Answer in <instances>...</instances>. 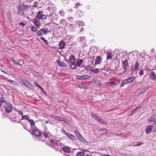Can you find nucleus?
Listing matches in <instances>:
<instances>
[{
	"instance_id": "obj_41",
	"label": "nucleus",
	"mask_w": 156,
	"mask_h": 156,
	"mask_svg": "<svg viewBox=\"0 0 156 156\" xmlns=\"http://www.w3.org/2000/svg\"><path fill=\"white\" fill-rule=\"evenodd\" d=\"M144 73V70L143 69H141L139 72L140 75L141 76L143 75Z\"/></svg>"
},
{
	"instance_id": "obj_3",
	"label": "nucleus",
	"mask_w": 156,
	"mask_h": 156,
	"mask_svg": "<svg viewBox=\"0 0 156 156\" xmlns=\"http://www.w3.org/2000/svg\"><path fill=\"white\" fill-rule=\"evenodd\" d=\"M4 107L5 108V111L6 113H9L12 111V105L9 103H5V105L4 106Z\"/></svg>"
},
{
	"instance_id": "obj_4",
	"label": "nucleus",
	"mask_w": 156,
	"mask_h": 156,
	"mask_svg": "<svg viewBox=\"0 0 156 156\" xmlns=\"http://www.w3.org/2000/svg\"><path fill=\"white\" fill-rule=\"evenodd\" d=\"M148 122L152 125L149 126L148 127L156 126V118L153 117H151L148 119Z\"/></svg>"
},
{
	"instance_id": "obj_7",
	"label": "nucleus",
	"mask_w": 156,
	"mask_h": 156,
	"mask_svg": "<svg viewBox=\"0 0 156 156\" xmlns=\"http://www.w3.org/2000/svg\"><path fill=\"white\" fill-rule=\"evenodd\" d=\"M51 144L56 149H60L61 148V144L58 143L57 141L51 140Z\"/></svg>"
},
{
	"instance_id": "obj_55",
	"label": "nucleus",
	"mask_w": 156,
	"mask_h": 156,
	"mask_svg": "<svg viewBox=\"0 0 156 156\" xmlns=\"http://www.w3.org/2000/svg\"><path fill=\"white\" fill-rule=\"evenodd\" d=\"M102 131H105V130H103Z\"/></svg>"
},
{
	"instance_id": "obj_49",
	"label": "nucleus",
	"mask_w": 156,
	"mask_h": 156,
	"mask_svg": "<svg viewBox=\"0 0 156 156\" xmlns=\"http://www.w3.org/2000/svg\"><path fill=\"white\" fill-rule=\"evenodd\" d=\"M2 72L3 73H5V74H7V75H8V74L5 71L2 70Z\"/></svg>"
},
{
	"instance_id": "obj_31",
	"label": "nucleus",
	"mask_w": 156,
	"mask_h": 156,
	"mask_svg": "<svg viewBox=\"0 0 156 156\" xmlns=\"http://www.w3.org/2000/svg\"><path fill=\"white\" fill-rule=\"evenodd\" d=\"M62 119V121L64 122H65L66 123H67V124H69V123L70 121L69 120H68L67 119H66L64 117H63Z\"/></svg>"
},
{
	"instance_id": "obj_23",
	"label": "nucleus",
	"mask_w": 156,
	"mask_h": 156,
	"mask_svg": "<svg viewBox=\"0 0 156 156\" xmlns=\"http://www.w3.org/2000/svg\"><path fill=\"white\" fill-rule=\"evenodd\" d=\"M79 136L78 137V138L80 140L84 143L86 142V140L84 139L81 135H80V134L79 133Z\"/></svg>"
},
{
	"instance_id": "obj_12",
	"label": "nucleus",
	"mask_w": 156,
	"mask_h": 156,
	"mask_svg": "<svg viewBox=\"0 0 156 156\" xmlns=\"http://www.w3.org/2000/svg\"><path fill=\"white\" fill-rule=\"evenodd\" d=\"M66 44L65 42L63 41L60 42L58 44V48L60 49H63L64 48V47L66 46Z\"/></svg>"
},
{
	"instance_id": "obj_38",
	"label": "nucleus",
	"mask_w": 156,
	"mask_h": 156,
	"mask_svg": "<svg viewBox=\"0 0 156 156\" xmlns=\"http://www.w3.org/2000/svg\"><path fill=\"white\" fill-rule=\"evenodd\" d=\"M40 39L43 40L46 45H48L49 44V43L46 40L44 37H42Z\"/></svg>"
},
{
	"instance_id": "obj_52",
	"label": "nucleus",
	"mask_w": 156,
	"mask_h": 156,
	"mask_svg": "<svg viewBox=\"0 0 156 156\" xmlns=\"http://www.w3.org/2000/svg\"><path fill=\"white\" fill-rule=\"evenodd\" d=\"M48 122L47 121H46V123H48Z\"/></svg>"
},
{
	"instance_id": "obj_16",
	"label": "nucleus",
	"mask_w": 156,
	"mask_h": 156,
	"mask_svg": "<svg viewBox=\"0 0 156 156\" xmlns=\"http://www.w3.org/2000/svg\"><path fill=\"white\" fill-rule=\"evenodd\" d=\"M136 79V77L133 76L131 77L128 78L126 79L128 83H130Z\"/></svg>"
},
{
	"instance_id": "obj_10",
	"label": "nucleus",
	"mask_w": 156,
	"mask_h": 156,
	"mask_svg": "<svg viewBox=\"0 0 156 156\" xmlns=\"http://www.w3.org/2000/svg\"><path fill=\"white\" fill-rule=\"evenodd\" d=\"M123 68L125 70L127 69L129 67L128 61L126 59L122 62Z\"/></svg>"
},
{
	"instance_id": "obj_43",
	"label": "nucleus",
	"mask_w": 156,
	"mask_h": 156,
	"mask_svg": "<svg viewBox=\"0 0 156 156\" xmlns=\"http://www.w3.org/2000/svg\"><path fill=\"white\" fill-rule=\"evenodd\" d=\"M43 135L46 138H48V134L47 133L44 132V133Z\"/></svg>"
},
{
	"instance_id": "obj_40",
	"label": "nucleus",
	"mask_w": 156,
	"mask_h": 156,
	"mask_svg": "<svg viewBox=\"0 0 156 156\" xmlns=\"http://www.w3.org/2000/svg\"><path fill=\"white\" fill-rule=\"evenodd\" d=\"M85 69L87 71H89L90 70V66H88L85 67Z\"/></svg>"
},
{
	"instance_id": "obj_15",
	"label": "nucleus",
	"mask_w": 156,
	"mask_h": 156,
	"mask_svg": "<svg viewBox=\"0 0 156 156\" xmlns=\"http://www.w3.org/2000/svg\"><path fill=\"white\" fill-rule=\"evenodd\" d=\"M107 60H111L113 58V55L111 51H108L107 53Z\"/></svg>"
},
{
	"instance_id": "obj_21",
	"label": "nucleus",
	"mask_w": 156,
	"mask_h": 156,
	"mask_svg": "<svg viewBox=\"0 0 156 156\" xmlns=\"http://www.w3.org/2000/svg\"><path fill=\"white\" fill-rule=\"evenodd\" d=\"M140 107L139 106H138L135 108L134 109L130 111L129 112L130 113V115L129 116H131L135 112L136 110L138 108Z\"/></svg>"
},
{
	"instance_id": "obj_37",
	"label": "nucleus",
	"mask_w": 156,
	"mask_h": 156,
	"mask_svg": "<svg viewBox=\"0 0 156 156\" xmlns=\"http://www.w3.org/2000/svg\"><path fill=\"white\" fill-rule=\"evenodd\" d=\"M29 117L27 115H22V119H25L26 120H28L29 119Z\"/></svg>"
},
{
	"instance_id": "obj_42",
	"label": "nucleus",
	"mask_w": 156,
	"mask_h": 156,
	"mask_svg": "<svg viewBox=\"0 0 156 156\" xmlns=\"http://www.w3.org/2000/svg\"><path fill=\"white\" fill-rule=\"evenodd\" d=\"M138 144L133 145V146H140L141 144H143V143L141 142H138Z\"/></svg>"
},
{
	"instance_id": "obj_9",
	"label": "nucleus",
	"mask_w": 156,
	"mask_h": 156,
	"mask_svg": "<svg viewBox=\"0 0 156 156\" xmlns=\"http://www.w3.org/2000/svg\"><path fill=\"white\" fill-rule=\"evenodd\" d=\"M76 76L77 79L82 80H88L90 79L91 78V76H90L88 75H83L82 76L77 75Z\"/></svg>"
},
{
	"instance_id": "obj_26",
	"label": "nucleus",
	"mask_w": 156,
	"mask_h": 156,
	"mask_svg": "<svg viewBox=\"0 0 156 156\" xmlns=\"http://www.w3.org/2000/svg\"><path fill=\"white\" fill-rule=\"evenodd\" d=\"M116 83V82L109 81V82H107L106 83L105 85L106 86H111V85H113L115 84Z\"/></svg>"
},
{
	"instance_id": "obj_8",
	"label": "nucleus",
	"mask_w": 156,
	"mask_h": 156,
	"mask_svg": "<svg viewBox=\"0 0 156 156\" xmlns=\"http://www.w3.org/2000/svg\"><path fill=\"white\" fill-rule=\"evenodd\" d=\"M48 31L44 28H43L37 31V33L38 36L41 37L43 35H46Z\"/></svg>"
},
{
	"instance_id": "obj_13",
	"label": "nucleus",
	"mask_w": 156,
	"mask_h": 156,
	"mask_svg": "<svg viewBox=\"0 0 156 156\" xmlns=\"http://www.w3.org/2000/svg\"><path fill=\"white\" fill-rule=\"evenodd\" d=\"M102 59L101 56H98L96 58L95 65H98L100 64L101 62Z\"/></svg>"
},
{
	"instance_id": "obj_18",
	"label": "nucleus",
	"mask_w": 156,
	"mask_h": 156,
	"mask_svg": "<svg viewBox=\"0 0 156 156\" xmlns=\"http://www.w3.org/2000/svg\"><path fill=\"white\" fill-rule=\"evenodd\" d=\"M57 62L58 66L61 67H65L67 66L66 64L64 62H61L60 60L58 61Z\"/></svg>"
},
{
	"instance_id": "obj_47",
	"label": "nucleus",
	"mask_w": 156,
	"mask_h": 156,
	"mask_svg": "<svg viewBox=\"0 0 156 156\" xmlns=\"http://www.w3.org/2000/svg\"><path fill=\"white\" fill-rule=\"evenodd\" d=\"M10 83H12L13 82H15L14 81L11 80H7Z\"/></svg>"
},
{
	"instance_id": "obj_50",
	"label": "nucleus",
	"mask_w": 156,
	"mask_h": 156,
	"mask_svg": "<svg viewBox=\"0 0 156 156\" xmlns=\"http://www.w3.org/2000/svg\"><path fill=\"white\" fill-rule=\"evenodd\" d=\"M143 90V91H144V92H146V89H143V90Z\"/></svg>"
},
{
	"instance_id": "obj_36",
	"label": "nucleus",
	"mask_w": 156,
	"mask_h": 156,
	"mask_svg": "<svg viewBox=\"0 0 156 156\" xmlns=\"http://www.w3.org/2000/svg\"><path fill=\"white\" fill-rule=\"evenodd\" d=\"M31 30L32 31L35 32L37 31V29L36 27L32 26L31 28Z\"/></svg>"
},
{
	"instance_id": "obj_28",
	"label": "nucleus",
	"mask_w": 156,
	"mask_h": 156,
	"mask_svg": "<svg viewBox=\"0 0 156 156\" xmlns=\"http://www.w3.org/2000/svg\"><path fill=\"white\" fill-rule=\"evenodd\" d=\"M76 67V65L75 64V63H71L70 65L71 68L73 69H75Z\"/></svg>"
},
{
	"instance_id": "obj_11",
	"label": "nucleus",
	"mask_w": 156,
	"mask_h": 156,
	"mask_svg": "<svg viewBox=\"0 0 156 156\" xmlns=\"http://www.w3.org/2000/svg\"><path fill=\"white\" fill-rule=\"evenodd\" d=\"M76 59L74 55H71L69 58V61L70 63H75Z\"/></svg>"
},
{
	"instance_id": "obj_34",
	"label": "nucleus",
	"mask_w": 156,
	"mask_h": 156,
	"mask_svg": "<svg viewBox=\"0 0 156 156\" xmlns=\"http://www.w3.org/2000/svg\"><path fill=\"white\" fill-rule=\"evenodd\" d=\"M34 84H35L37 87L39 88L43 92H44V91L43 88L41 87L39 85L37 82H34Z\"/></svg>"
},
{
	"instance_id": "obj_54",
	"label": "nucleus",
	"mask_w": 156,
	"mask_h": 156,
	"mask_svg": "<svg viewBox=\"0 0 156 156\" xmlns=\"http://www.w3.org/2000/svg\"><path fill=\"white\" fill-rule=\"evenodd\" d=\"M83 151H87V150H83Z\"/></svg>"
},
{
	"instance_id": "obj_25",
	"label": "nucleus",
	"mask_w": 156,
	"mask_h": 156,
	"mask_svg": "<svg viewBox=\"0 0 156 156\" xmlns=\"http://www.w3.org/2000/svg\"><path fill=\"white\" fill-rule=\"evenodd\" d=\"M23 84L27 87L29 88H30L31 87H33L32 85L30 83H23Z\"/></svg>"
},
{
	"instance_id": "obj_33",
	"label": "nucleus",
	"mask_w": 156,
	"mask_h": 156,
	"mask_svg": "<svg viewBox=\"0 0 156 156\" xmlns=\"http://www.w3.org/2000/svg\"><path fill=\"white\" fill-rule=\"evenodd\" d=\"M84 153L82 151L78 152L76 154V156H84Z\"/></svg>"
},
{
	"instance_id": "obj_27",
	"label": "nucleus",
	"mask_w": 156,
	"mask_h": 156,
	"mask_svg": "<svg viewBox=\"0 0 156 156\" xmlns=\"http://www.w3.org/2000/svg\"><path fill=\"white\" fill-rule=\"evenodd\" d=\"M152 129V127H147L146 129V132L147 134L150 133Z\"/></svg>"
},
{
	"instance_id": "obj_2",
	"label": "nucleus",
	"mask_w": 156,
	"mask_h": 156,
	"mask_svg": "<svg viewBox=\"0 0 156 156\" xmlns=\"http://www.w3.org/2000/svg\"><path fill=\"white\" fill-rule=\"evenodd\" d=\"M91 115L94 119L97 120L100 123L103 124L105 126L107 125V123L101 117L99 116L97 114L93 113L91 114Z\"/></svg>"
},
{
	"instance_id": "obj_1",
	"label": "nucleus",
	"mask_w": 156,
	"mask_h": 156,
	"mask_svg": "<svg viewBox=\"0 0 156 156\" xmlns=\"http://www.w3.org/2000/svg\"><path fill=\"white\" fill-rule=\"evenodd\" d=\"M44 19L46 20L47 17L43 13L42 11H40L37 12L36 18L34 19V23L36 26L39 27L40 26V21L38 20Z\"/></svg>"
},
{
	"instance_id": "obj_22",
	"label": "nucleus",
	"mask_w": 156,
	"mask_h": 156,
	"mask_svg": "<svg viewBox=\"0 0 156 156\" xmlns=\"http://www.w3.org/2000/svg\"><path fill=\"white\" fill-rule=\"evenodd\" d=\"M51 118H53L55 119H56L58 120L62 121V117H60V116H51Z\"/></svg>"
},
{
	"instance_id": "obj_19",
	"label": "nucleus",
	"mask_w": 156,
	"mask_h": 156,
	"mask_svg": "<svg viewBox=\"0 0 156 156\" xmlns=\"http://www.w3.org/2000/svg\"><path fill=\"white\" fill-rule=\"evenodd\" d=\"M93 82L95 84L97 85H101L102 84L101 82L99 80H96V79H94L93 80Z\"/></svg>"
},
{
	"instance_id": "obj_51",
	"label": "nucleus",
	"mask_w": 156,
	"mask_h": 156,
	"mask_svg": "<svg viewBox=\"0 0 156 156\" xmlns=\"http://www.w3.org/2000/svg\"><path fill=\"white\" fill-rule=\"evenodd\" d=\"M2 105V103L0 102V107Z\"/></svg>"
},
{
	"instance_id": "obj_5",
	"label": "nucleus",
	"mask_w": 156,
	"mask_h": 156,
	"mask_svg": "<svg viewBox=\"0 0 156 156\" xmlns=\"http://www.w3.org/2000/svg\"><path fill=\"white\" fill-rule=\"evenodd\" d=\"M32 134L34 136L37 137L40 136L41 135V132L37 129L35 128L32 130Z\"/></svg>"
},
{
	"instance_id": "obj_32",
	"label": "nucleus",
	"mask_w": 156,
	"mask_h": 156,
	"mask_svg": "<svg viewBox=\"0 0 156 156\" xmlns=\"http://www.w3.org/2000/svg\"><path fill=\"white\" fill-rule=\"evenodd\" d=\"M28 121L30 123L31 126H34L35 125V122L33 120L31 119H28Z\"/></svg>"
},
{
	"instance_id": "obj_20",
	"label": "nucleus",
	"mask_w": 156,
	"mask_h": 156,
	"mask_svg": "<svg viewBox=\"0 0 156 156\" xmlns=\"http://www.w3.org/2000/svg\"><path fill=\"white\" fill-rule=\"evenodd\" d=\"M83 63V60L82 59H78L76 63V66L79 67Z\"/></svg>"
},
{
	"instance_id": "obj_17",
	"label": "nucleus",
	"mask_w": 156,
	"mask_h": 156,
	"mask_svg": "<svg viewBox=\"0 0 156 156\" xmlns=\"http://www.w3.org/2000/svg\"><path fill=\"white\" fill-rule=\"evenodd\" d=\"M134 69L135 70L137 71L139 70L140 64L138 61H136L135 62V63L134 64Z\"/></svg>"
},
{
	"instance_id": "obj_53",
	"label": "nucleus",
	"mask_w": 156,
	"mask_h": 156,
	"mask_svg": "<svg viewBox=\"0 0 156 156\" xmlns=\"http://www.w3.org/2000/svg\"><path fill=\"white\" fill-rule=\"evenodd\" d=\"M86 156H90L89 155H86Z\"/></svg>"
},
{
	"instance_id": "obj_39",
	"label": "nucleus",
	"mask_w": 156,
	"mask_h": 156,
	"mask_svg": "<svg viewBox=\"0 0 156 156\" xmlns=\"http://www.w3.org/2000/svg\"><path fill=\"white\" fill-rule=\"evenodd\" d=\"M6 102V100H5L3 98L0 97V102L2 103H5Z\"/></svg>"
},
{
	"instance_id": "obj_29",
	"label": "nucleus",
	"mask_w": 156,
	"mask_h": 156,
	"mask_svg": "<svg viewBox=\"0 0 156 156\" xmlns=\"http://www.w3.org/2000/svg\"><path fill=\"white\" fill-rule=\"evenodd\" d=\"M128 82L126 80V79H125L124 80H123L121 84V87H123L125 85L127 84V83Z\"/></svg>"
},
{
	"instance_id": "obj_44",
	"label": "nucleus",
	"mask_w": 156,
	"mask_h": 156,
	"mask_svg": "<svg viewBox=\"0 0 156 156\" xmlns=\"http://www.w3.org/2000/svg\"><path fill=\"white\" fill-rule=\"evenodd\" d=\"M38 5V2H34V4L33 5V7H36Z\"/></svg>"
},
{
	"instance_id": "obj_14",
	"label": "nucleus",
	"mask_w": 156,
	"mask_h": 156,
	"mask_svg": "<svg viewBox=\"0 0 156 156\" xmlns=\"http://www.w3.org/2000/svg\"><path fill=\"white\" fill-rule=\"evenodd\" d=\"M151 79L153 80H156V76L155 72H151L149 75Z\"/></svg>"
},
{
	"instance_id": "obj_48",
	"label": "nucleus",
	"mask_w": 156,
	"mask_h": 156,
	"mask_svg": "<svg viewBox=\"0 0 156 156\" xmlns=\"http://www.w3.org/2000/svg\"><path fill=\"white\" fill-rule=\"evenodd\" d=\"M20 24L22 25L23 27H24L26 26V24L23 22L20 23Z\"/></svg>"
},
{
	"instance_id": "obj_24",
	"label": "nucleus",
	"mask_w": 156,
	"mask_h": 156,
	"mask_svg": "<svg viewBox=\"0 0 156 156\" xmlns=\"http://www.w3.org/2000/svg\"><path fill=\"white\" fill-rule=\"evenodd\" d=\"M62 149L64 151L67 153H69L70 152V149L67 147H64L62 148Z\"/></svg>"
},
{
	"instance_id": "obj_56",
	"label": "nucleus",
	"mask_w": 156,
	"mask_h": 156,
	"mask_svg": "<svg viewBox=\"0 0 156 156\" xmlns=\"http://www.w3.org/2000/svg\"><path fill=\"white\" fill-rule=\"evenodd\" d=\"M1 62V60H0V62Z\"/></svg>"
},
{
	"instance_id": "obj_46",
	"label": "nucleus",
	"mask_w": 156,
	"mask_h": 156,
	"mask_svg": "<svg viewBox=\"0 0 156 156\" xmlns=\"http://www.w3.org/2000/svg\"><path fill=\"white\" fill-rule=\"evenodd\" d=\"M17 112H18L21 115H22H22H23V111H20V110H18L17 111Z\"/></svg>"
},
{
	"instance_id": "obj_45",
	"label": "nucleus",
	"mask_w": 156,
	"mask_h": 156,
	"mask_svg": "<svg viewBox=\"0 0 156 156\" xmlns=\"http://www.w3.org/2000/svg\"><path fill=\"white\" fill-rule=\"evenodd\" d=\"M81 5V4L79 2L76 3L75 4V6L76 7V8L77 9L78 8V6H80Z\"/></svg>"
},
{
	"instance_id": "obj_6",
	"label": "nucleus",
	"mask_w": 156,
	"mask_h": 156,
	"mask_svg": "<svg viewBox=\"0 0 156 156\" xmlns=\"http://www.w3.org/2000/svg\"><path fill=\"white\" fill-rule=\"evenodd\" d=\"M62 132L63 134L66 135L68 138L71 140H75L76 138V137L73 135L69 133L66 132L64 130H62Z\"/></svg>"
},
{
	"instance_id": "obj_30",
	"label": "nucleus",
	"mask_w": 156,
	"mask_h": 156,
	"mask_svg": "<svg viewBox=\"0 0 156 156\" xmlns=\"http://www.w3.org/2000/svg\"><path fill=\"white\" fill-rule=\"evenodd\" d=\"M11 61L15 64L18 65L22 66V65L19 63L17 62L15 59L13 58H12L11 59Z\"/></svg>"
},
{
	"instance_id": "obj_35",
	"label": "nucleus",
	"mask_w": 156,
	"mask_h": 156,
	"mask_svg": "<svg viewBox=\"0 0 156 156\" xmlns=\"http://www.w3.org/2000/svg\"><path fill=\"white\" fill-rule=\"evenodd\" d=\"M99 70V69H98L95 68L93 69L92 70V72L94 73H96L98 72Z\"/></svg>"
}]
</instances>
